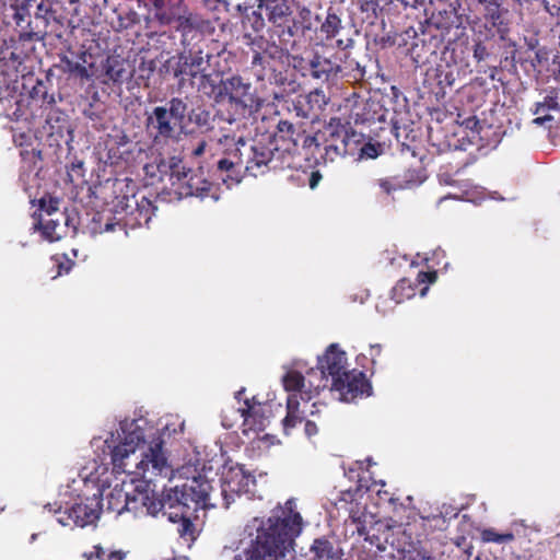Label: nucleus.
Here are the masks:
<instances>
[{
	"instance_id": "nucleus-1",
	"label": "nucleus",
	"mask_w": 560,
	"mask_h": 560,
	"mask_svg": "<svg viewBox=\"0 0 560 560\" xmlns=\"http://www.w3.org/2000/svg\"><path fill=\"white\" fill-rule=\"evenodd\" d=\"M200 453L191 444L184 450L183 464L177 465V524L179 539L189 549L199 536L206 510L219 504L218 489L200 468Z\"/></svg>"
},
{
	"instance_id": "nucleus-2",
	"label": "nucleus",
	"mask_w": 560,
	"mask_h": 560,
	"mask_svg": "<svg viewBox=\"0 0 560 560\" xmlns=\"http://www.w3.org/2000/svg\"><path fill=\"white\" fill-rule=\"evenodd\" d=\"M303 520L294 499L272 510L268 518L254 517L244 528L242 553L234 560H287L302 533Z\"/></svg>"
},
{
	"instance_id": "nucleus-3",
	"label": "nucleus",
	"mask_w": 560,
	"mask_h": 560,
	"mask_svg": "<svg viewBox=\"0 0 560 560\" xmlns=\"http://www.w3.org/2000/svg\"><path fill=\"white\" fill-rule=\"evenodd\" d=\"M224 147V158L219 160L218 168L226 172L223 183L231 188L242 182L243 174L257 177L267 173L273 162L278 148L273 143L246 140L243 137L224 135L220 139Z\"/></svg>"
},
{
	"instance_id": "nucleus-4",
	"label": "nucleus",
	"mask_w": 560,
	"mask_h": 560,
	"mask_svg": "<svg viewBox=\"0 0 560 560\" xmlns=\"http://www.w3.org/2000/svg\"><path fill=\"white\" fill-rule=\"evenodd\" d=\"M329 376L318 364L316 368L306 369L302 361L294 362L293 366L288 369L282 376L283 387L287 392L294 394L288 397L287 416L283 419L284 432L293 429L298 423L305 419L308 408L311 416L319 412L318 402L308 406V401L318 395L322 389L328 387Z\"/></svg>"
},
{
	"instance_id": "nucleus-5",
	"label": "nucleus",
	"mask_w": 560,
	"mask_h": 560,
	"mask_svg": "<svg viewBox=\"0 0 560 560\" xmlns=\"http://www.w3.org/2000/svg\"><path fill=\"white\" fill-rule=\"evenodd\" d=\"M115 487L106 495L107 510L117 515L124 512L145 511L155 516L165 506L172 510L175 506V488L164 489L160 497L150 488L151 481L145 478L128 477Z\"/></svg>"
},
{
	"instance_id": "nucleus-6",
	"label": "nucleus",
	"mask_w": 560,
	"mask_h": 560,
	"mask_svg": "<svg viewBox=\"0 0 560 560\" xmlns=\"http://www.w3.org/2000/svg\"><path fill=\"white\" fill-rule=\"evenodd\" d=\"M144 443V434L141 430L129 432L122 442L115 445L110 451V460L113 471L116 474H126L127 477L144 478V472L151 465L156 475H162L170 470L173 476L174 470L167 465V458L163 453V442L159 441L149 448L139 462L135 460V470L129 468L130 459L135 455L139 444ZM138 459V457L136 458Z\"/></svg>"
},
{
	"instance_id": "nucleus-7",
	"label": "nucleus",
	"mask_w": 560,
	"mask_h": 560,
	"mask_svg": "<svg viewBox=\"0 0 560 560\" xmlns=\"http://www.w3.org/2000/svg\"><path fill=\"white\" fill-rule=\"evenodd\" d=\"M219 482V504L224 509H229L235 498L242 493L254 497L256 492L255 477L240 464L225 465Z\"/></svg>"
},
{
	"instance_id": "nucleus-8",
	"label": "nucleus",
	"mask_w": 560,
	"mask_h": 560,
	"mask_svg": "<svg viewBox=\"0 0 560 560\" xmlns=\"http://www.w3.org/2000/svg\"><path fill=\"white\" fill-rule=\"evenodd\" d=\"M177 31L180 32L182 49L177 51V70L184 66L191 65L197 69L210 60L209 54L202 50V33L186 18L177 16Z\"/></svg>"
},
{
	"instance_id": "nucleus-9",
	"label": "nucleus",
	"mask_w": 560,
	"mask_h": 560,
	"mask_svg": "<svg viewBox=\"0 0 560 560\" xmlns=\"http://www.w3.org/2000/svg\"><path fill=\"white\" fill-rule=\"evenodd\" d=\"M252 85L238 75H233L222 81L220 93L229 97V124L237 122L241 118H245L252 114L254 103L250 92Z\"/></svg>"
},
{
	"instance_id": "nucleus-10",
	"label": "nucleus",
	"mask_w": 560,
	"mask_h": 560,
	"mask_svg": "<svg viewBox=\"0 0 560 560\" xmlns=\"http://www.w3.org/2000/svg\"><path fill=\"white\" fill-rule=\"evenodd\" d=\"M45 509L57 514V521L62 526L85 527L94 524L100 518L102 500L100 495L94 494L91 498H86L84 501L74 503L65 511H61V506L52 509L51 504L45 505Z\"/></svg>"
},
{
	"instance_id": "nucleus-11",
	"label": "nucleus",
	"mask_w": 560,
	"mask_h": 560,
	"mask_svg": "<svg viewBox=\"0 0 560 560\" xmlns=\"http://www.w3.org/2000/svg\"><path fill=\"white\" fill-rule=\"evenodd\" d=\"M372 387L362 372L351 370L331 382L330 392L338 393V399L353 402L371 395Z\"/></svg>"
},
{
	"instance_id": "nucleus-12",
	"label": "nucleus",
	"mask_w": 560,
	"mask_h": 560,
	"mask_svg": "<svg viewBox=\"0 0 560 560\" xmlns=\"http://www.w3.org/2000/svg\"><path fill=\"white\" fill-rule=\"evenodd\" d=\"M44 115L46 118L40 132L47 137L50 147H59L61 141L69 142L72 140L69 117L65 112L54 105L39 114V116Z\"/></svg>"
},
{
	"instance_id": "nucleus-13",
	"label": "nucleus",
	"mask_w": 560,
	"mask_h": 560,
	"mask_svg": "<svg viewBox=\"0 0 560 560\" xmlns=\"http://www.w3.org/2000/svg\"><path fill=\"white\" fill-rule=\"evenodd\" d=\"M244 392V389H241L235 394L238 406L237 410H232V413L235 416V420H242L244 434H248L249 431H261L267 422V418L262 413V406L254 399H243Z\"/></svg>"
},
{
	"instance_id": "nucleus-14",
	"label": "nucleus",
	"mask_w": 560,
	"mask_h": 560,
	"mask_svg": "<svg viewBox=\"0 0 560 560\" xmlns=\"http://www.w3.org/2000/svg\"><path fill=\"white\" fill-rule=\"evenodd\" d=\"M199 68L197 69L191 65L179 68L177 70V78L180 77L178 85L182 86L186 80H189L190 84L196 86L199 92L211 95L215 91V80L211 74L206 73L209 62L201 65Z\"/></svg>"
},
{
	"instance_id": "nucleus-15",
	"label": "nucleus",
	"mask_w": 560,
	"mask_h": 560,
	"mask_svg": "<svg viewBox=\"0 0 560 560\" xmlns=\"http://www.w3.org/2000/svg\"><path fill=\"white\" fill-rule=\"evenodd\" d=\"M208 117L209 114L200 107L188 109L186 104H182L177 100V127L180 132L194 133L198 128L207 125Z\"/></svg>"
},
{
	"instance_id": "nucleus-16",
	"label": "nucleus",
	"mask_w": 560,
	"mask_h": 560,
	"mask_svg": "<svg viewBox=\"0 0 560 560\" xmlns=\"http://www.w3.org/2000/svg\"><path fill=\"white\" fill-rule=\"evenodd\" d=\"M318 364L325 370L328 376L331 378V382L339 376L343 375V373L349 372L347 355L346 352L342 351L338 345H330L323 358L318 359Z\"/></svg>"
},
{
	"instance_id": "nucleus-17",
	"label": "nucleus",
	"mask_w": 560,
	"mask_h": 560,
	"mask_svg": "<svg viewBox=\"0 0 560 560\" xmlns=\"http://www.w3.org/2000/svg\"><path fill=\"white\" fill-rule=\"evenodd\" d=\"M210 184L199 174H192L188 177L186 172L180 176L179 164L177 163V199L196 196L205 198Z\"/></svg>"
},
{
	"instance_id": "nucleus-18",
	"label": "nucleus",
	"mask_w": 560,
	"mask_h": 560,
	"mask_svg": "<svg viewBox=\"0 0 560 560\" xmlns=\"http://www.w3.org/2000/svg\"><path fill=\"white\" fill-rule=\"evenodd\" d=\"M175 115V98L170 101V110L165 107L158 106L153 109L152 115L147 118L148 130H156L154 137L168 138L172 136L173 127L171 126V117Z\"/></svg>"
},
{
	"instance_id": "nucleus-19",
	"label": "nucleus",
	"mask_w": 560,
	"mask_h": 560,
	"mask_svg": "<svg viewBox=\"0 0 560 560\" xmlns=\"http://www.w3.org/2000/svg\"><path fill=\"white\" fill-rule=\"evenodd\" d=\"M460 3L458 0L450 2L446 8L440 10L432 16L438 28L450 31L451 28H464L465 14L459 12Z\"/></svg>"
},
{
	"instance_id": "nucleus-20",
	"label": "nucleus",
	"mask_w": 560,
	"mask_h": 560,
	"mask_svg": "<svg viewBox=\"0 0 560 560\" xmlns=\"http://www.w3.org/2000/svg\"><path fill=\"white\" fill-rule=\"evenodd\" d=\"M47 83L48 80H36L30 91L28 107L33 117L37 116L36 112L38 109H42L43 112L56 105L55 95L48 92Z\"/></svg>"
},
{
	"instance_id": "nucleus-21",
	"label": "nucleus",
	"mask_w": 560,
	"mask_h": 560,
	"mask_svg": "<svg viewBox=\"0 0 560 560\" xmlns=\"http://www.w3.org/2000/svg\"><path fill=\"white\" fill-rule=\"evenodd\" d=\"M535 114L539 115L533 122L539 126L551 120H560V96L556 90L550 91L542 102L538 103Z\"/></svg>"
},
{
	"instance_id": "nucleus-22",
	"label": "nucleus",
	"mask_w": 560,
	"mask_h": 560,
	"mask_svg": "<svg viewBox=\"0 0 560 560\" xmlns=\"http://www.w3.org/2000/svg\"><path fill=\"white\" fill-rule=\"evenodd\" d=\"M310 68L311 75L322 82H327L341 72V67L339 65L318 55L314 56L310 61Z\"/></svg>"
},
{
	"instance_id": "nucleus-23",
	"label": "nucleus",
	"mask_w": 560,
	"mask_h": 560,
	"mask_svg": "<svg viewBox=\"0 0 560 560\" xmlns=\"http://www.w3.org/2000/svg\"><path fill=\"white\" fill-rule=\"evenodd\" d=\"M419 184L420 182L415 180L411 175L382 177L375 182L380 190L387 196H393L394 192L399 190L413 188Z\"/></svg>"
},
{
	"instance_id": "nucleus-24",
	"label": "nucleus",
	"mask_w": 560,
	"mask_h": 560,
	"mask_svg": "<svg viewBox=\"0 0 560 560\" xmlns=\"http://www.w3.org/2000/svg\"><path fill=\"white\" fill-rule=\"evenodd\" d=\"M502 1L493 0L491 3L486 5L485 9V19L490 23V25L497 30L500 34V38L504 39L505 35L509 31L508 23H505L503 13L504 10L501 8Z\"/></svg>"
},
{
	"instance_id": "nucleus-25",
	"label": "nucleus",
	"mask_w": 560,
	"mask_h": 560,
	"mask_svg": "<svg viewBox=\"0 0 560 560\" xmlns=\"http://www.w3.org/2000/svg\"><path fill=\"white\" fill-rule=\"evenodd\" d=\"M158 210V206L153 205L152 201L145 197H142L140 201H136V209L130 213L132 217V225H149L152 215Z\"/></svg>"
},
{
	"instance_id": "nucleus-26",
	"label": "nucleus",
	"mask_w": 560,
	"mask_h": 560,
	"mask_svg": "<svg viewBox=\"0 0 560 560\" xmlns=\"http://www.w3.org/2000/svg\"><path fill=\"white\" fill-rule=\"evenodd\" d=\"M262 9H265L268 20L273 24H280L289 14V7L283 1L259 0L258 10Z\"/></svg>"
},
{
	"instance_id": "nucleus-27",
	"label": "nucleus",
	"mask_w": 560,
	"mask_h": 560,
	"mask_svg": "<svg viewBox=\"0 0 560 560\" xmlns=\"http://www.w3.org/2000/svg\"><path fill=\"white\" fill-rule=\"evenodd\" d=\"M346 127L347 126L343 125L339 118H331L322 131L324 142L338 144L340 141L341 144H345Z\"/></svg>"
},
{
	"instance_id": "nucleus-28",
	"label": "nucleus",
	"mask_w": 560,
	"mask_h": 560,
	"mask_svg": "<svg viewBox=\"0 0 560 560\" xmlns=\"http://www.w3.org/2000/svg\"><path fill=\"white\" fill-rule=\"evenodd\" d=\"M104 70L105 75L115 83H121L127 79L126 62L117 56L107 57Z\"/></svg>"
},
{
	"instance_id": "nucleus-29",
	"label": "nucleus",
	"mask_w": 560,
	"mask_h": 560,
	"mask_svg": "<svg viewBox=\"0 0 560 560\" xmlns=\"http://www.w3.org/2000/svg\"><path fill=\"white\" fill-rule=\"evenodd\" d=\"M33 218L35 220L33 224L34 231H40L45 240L55 242L61 238V234L57 231L59 228L58 220L49 219L43 221L40 214L37 215L36 212L33 214Z\"/></svg>"
},
{
	"instance_id": "nucleus-30",
	"label": "nucleus",
	"mask_w": 560,
	"mask_h": 560,
	"mask_svg": "<svg viewBox=\"0 0 560 560\" xmlns=\"http://www.w3.org/2000/svg\"><path fill=\"white\" fill-rule=\"evenodd\" d=\"M310 552L312 555L311 560H341L332 544L325 538L315 539Z\"/></svg>"
},
{
	"instance_id": "nucleus-31",
	"label": "nucleus",
	"mask_w": 560,
	"mask_h": 560,
	"mask_svg": "<svg viewBox=\"0 0 560 560\" xmlns=\"http://www.w3.org/2000/svg\"><path fill=\"white\" fill-rule=\"evenodd\" d=\"M364 136L361 132L353 130L350 127H346V142L345 149L347 150V155L354 156L360 154L361 145L364 142Z\"/></svg>"
},
{
	"instance_id": "nucleus-32",
	"label": "nucleus",
	"mask_w": 560,
	"mask_h": 560,
	"mask_svg": "<svg viewBox=\"0 0 560 560\" xmlns=\"http://www.w3.org/2000/svg\"><path fill=\"white\" fill-rule=\"evenodd\" d=\"M86 560H125L126 552L121 550L106 549L100 545L94 546V550L84 553Z\"/></svg>"
},
{
	"instance_id": "nucleus-33",
	"label": "nucleus",
	"mask_w": 560,
	"mask_h": 560,
	"mask_svg": "<svg viewBox=\"0 0 560 560\" xmlns=\"http://www.w3.org/2000/svg\"><path fill=\"white\" fill-rule=\"evenodd\" d=\"M358 7L361 13L362 23H366L369 25H373L375 20L377 19V13L380 10V5L375 0H359Z\"/></svg>"
},
{
	"instance_id": "nucleus-34",
	"label": "nucleus",
	"mask_w": 560,
	"mask_h": 560,
	"mask_svg": "<svg viewBox=\"0 0 560 560\" xmlns=\"http://www.w3.org/2000/svg\"><path fill=\"white\" fill-rule=\"evenodd\" d=\"M60 67L63 72H67L75 78L89 79L90 74L86 67L80 61H73L68 56L60 58Z\"/></svg>"
},
{
	"instance_id": "nucleus-35",
	"label": "nucleus",
	"mask_w": 560,
	"mask_h": 560,
	"mask_svg": "<svg viewBox=\"0 0 560 560\" xmlns=\"http://www.w3.org/2000/svg\"><path fill=\"white\" fill-rule=\"evenodd\" d=\"M415 288L412 287V283L408 279H401L397 282V284L392 289V300L399 304L406 299H410L415 295Z\"/></svg>"
},
{
	"instance_id": "nucleus-36",
	"label": "nucleus",
	"mask_w": 560,
	"mask_h": 560,
	"mask_svg": "<svg viewBox=\"0 0 560 560\" xmlns=\"http://www.w3.org/2000/svg\"><path fill=\"white\" fill-rule=\"evenodd\" d=\"M341 28L340 18L332 12H328L326 20L320 25V32L326 35V38L335 37Z\"/></svg>"
},
{
	"instance_id": "nucleus-37",
	"label": "nucleus",
	"mask_w": 560,
	"mask_h": 560,
	"mask_svg": "<svg viewBox=\"0 0 560 560\" xmlns=\"http://www.w3.org/2000/svg\"><path fill=\"white\" fill-rule=\"evenodd\" d=\"M305 102L310 109L320 110L326 106L328 98L323 90L315 89L305 96Z\"/></svg>"
},
{
	"instance_id": "nucleus-38",
	"label": "nucleus",
	"mask_w": 560,
	"mask_h": 560,
	"mask_svg": "<svg viewBox=\"0 0 560 560\" xmlns=\"http://www.w3.org/2000/svg\"><path fill=\"white\" fill-rule=\"evenodd\" d=\"M481 538L485 542L506 544L514 539V535L510 532L500 534L493 528H487L482 530Z\"/></svg>"
},
{
	"instance_id": "nucleus-39",
	"label": "nucleus",
	"mask_w": 560,
	"mask_h": 560,
	"mask_svg": "<svg viewBox=\"0 0 560 560\" xmlns=\"http://www.w3.org/2000/svg\"><path fill=\"white\" fill-rule=\"evenodd\" d=\"M277 129L281 139L291 142L293 147L298 144V137H300V135H296L295 137V127L293 124L288 120H280Z\"/></svg>"
},
{
	"instance_id": "nucleus-40",
	"label": "nucleus",
	"mask_w": 560,
	"mask_h": 560,
	"mask_svg": "<svg viewBox=\"0 0 560 560\" xmlns=\"http://www.w3.org/2000/svg\"><path fill=\"white\" fill-rule=\"evenodd\" d=\"M343 156H347V150L345 149V144H341L340 141L338 144L324 142V154L322 158L324 159L325 163L334 162L337 158Z\"/></svg>"
},
{
	"instance_id": "nucleus-41",
	"label": "nucleus",
	"mask_w": 560,
	"mask_h": 560,
	"mask_svg": "<svg viewBox=\"0 0 560 560\" xmlns=\"http://www.w3.org/2000/svg\"><path fill=\"white\" fill-rule=\"evenodd\" d=\"M20 155L22 161L26 166L31 168H35L37 163L43 160L40 150H36L32 148L31 150L24 149L21 150Z\"/></svg>"
},
{
	"instance_id": "nucleus-42",
	"label": "nucleus",
	"mask_w": 560,
	"mask_h": 560,
	"mask_svg": "<svg viewBox=\"0 0 560 560\" xmlns=\"http://www.w3.org/2000/svg\"><path fill=\"white\" fill-rule=\"evenodd\" d=\"M59 200L51 196H44L39 199V211L45 212L47 215H52L58 211Z\"/></svg>"
},
{
	"instance_id": "nucleus-43",
	"label": "nucleus",
	"mask_w": 560,
	"mask_h": 560,
	"mask_svg": "<svg viewBox=\"0 0 560 560\" xmlns=\"http://www.w3.org/2000/svg\"><path fill=\"white\" fill-rule=\"evenodd\" d=\"M380 154V144L366 142L364 140L363 145L360 149V159H375Z\"/></svg>"
},
{
	"instance_id": "nucleus-44",
	"label": "nucleus",
	"mask_w": 560,
	"mask_h": 560,
	"mask_svg": "<svg viewBox=\"0 0 560 560\" xmlns=\"http://www.w3.org/2000/svg\"><path fill=\"white\" fill-rule=\"evenodd\" d=\"M232 410H237V407H229L223 410L222 412V425L226 429H231L235 427L238 422H242V420H235V416H233Z\"/></svg>"
},
{
	"instance_id": "nucleus-45",
	"label": "nucleus",
	"mask_w": 560,
	"mask_h": 560,
	"mask_svg": "<svg viewBox=\"0 0 560 560\" xmlns=\"http://www.w3.org/2000/svg\"><path fill=\"white\" fill-rule=\"evenodd\" d=\"M68 176L73 182L75 178L84 177L83 162L77 161L72 162L70 166L67 167Z\"/></svg>"
},
{
	"instance_id": "nucleus-46",
	"label": "nucleus",
	"mask_w": 560,
	"mask_h": 560,
	"mask_svg": "<svg viewBox=\"0 0 560 560\" xmlns=\"http://www.w3.org/2000/svg\"><path fill=\"white\" fill-rule=\"evenodd\" d=\"M488 57H489V52H488L487 47L481 42H477L474 45V58L477 61H483Z\"/></svg>"
},
{
	"instance_id": "nucleus-47",
	"label": "nucleus",
	"mask_w": 560,
	"mask_h": 560,
	"mask_svg": "<svg viewBox=\"0 0 560 560\" xmlns=\"http://www.w3.org/2000/svg\"><path fill=\"white\" fill-rule=\"evenodd\" d=\"M248 20L252 21L253 28L255 31H260L265 26V20L262 18L261 11H253Z\"/></svg>"
},
{
	"instance_id": "nucleus-48",
	"label": "nucleus",
	"mask_w": 560,
	"mask_h": 560,
	"mask_svg": "<svg viewBox=\"0 0 560 560\" xmlns=\"http://www.w3.org/2000/svg\"><path fill=\"white\" fill-rule=\"evenodd\" d=\"M436 280V272H423L420 271L417 276V281L419 283H433Z\"/></svg>"
},
{
	"instance_id": "nucleus-49",
	"label": "nucleus",
	"mask_w": 560,
	"mask_h": 560,
	"mask_svg": "<svg viewBox=\"0 0 560 560\" xmlns=\"http://www.w3.org/2000/svg\"><path fill=\"white\" fill-rule=\"evenodd\" d=\"M304 431L307 438H311L317 433V425L314 421L306 420L304 424Z\"/></svg>"
},
{
	"instance_id": "nucleus-50",
	"label": "nucleus",
	"mask_w": 560,
	"mask_h": 560,
	"mask_svg": "<svg viewBox=\"0 0 560 560\" xmlns=\"http://www.w3.org/2000/svg\"><path fill=\"white\" fill-rule=\"evenodd\" d=\"M382 352V346L380 343L371 345L370 346V357L371 361L374 364L376 362V358L381 355Z\"/></svg>"
},
{
	"instance_id": "nucleus-51",
	"label": "nucleus",
	"mask_w": 560,
	"mask_h": 560,
	"mask_svg": "<svg viewBox=\"0 0 560 560\" xmlns=\"http://www.w3.org/2000/svg\"><path fill=\"white\" fill-rule=\"evenodd\" d=\"M20 38L23 40H39L43 35L37 32H23L20 34Z\"/></svg>"
},
{
	"instance_id": "nucleus-52",
	"label": "nucleus",
	"mask_w": 560,
	"mask_h": 560,
	"mask_svg": "<svg viewBox=\"0 0 560 560\" xmlns=\"http://www.w3.org/2000/svg\"><path fill=\"white\" fill-rule=\"evenodd\" d=\"M266 59L260 52H255L253 56L252 65L253 67H261L265 68Z\"/></svg>"
},
{
	"instance_id": "nucleus-53",
	"label": "nucleus",
	"mask_w": 560,
	"mask_h": 560,
	"mask_svg": "<svg viewBox=\"0 0 560 560\" xmlns=\"http://www.w3.org/2000/svg\"><path fill=\"white\" fill-rule=\"evenodd\" d=\"M463 125L474 132L475 129L478 127L479 121L476 119V117H469L463 121Z\"/></svg>"
},
{
	"instance_id": "nucleus-54",
	"label": "nucleus",
	"mask_w": 560,
	"mask_h": 560,
	"mask_svg": "<svg viewBox=\"0 0 560 560\" xmlns=\"http://www.w3.org/2000/svg\"><path fill=\"white\" fill-rule=\"evenodd\" d=\"M336 45L340 49H348V48L352 47L353 39L349 38V37L346 39L339 38V39H337Z\"/></svg>"
},
{
	"instance_id": "nucleus-55",
	"label": "nucleus",
	"mask_w": 560,
	"mask_h": 560,
	"mask_svg": "<svg viewBox=\"0 0 560 560\" xmlns=\"http://www.w3.org/2000/svg\"><path fill=\"white\" fill-rule=\"evenodd\" d=\"M545 9L550 15H557L560 23V7L556 4L550 5L548 2H545Z\"/></svg>"
},
{
	"instance_id": "nucleus-56",
	"label": "nucleus",
	"mask_w": 560,
	"mask_h": 560,
	"mask_svg": "<svg viewBox=\"0 0 560 560\" xmlns=\"http://www.w3.org/2000/svg\"><path fill=\"white\" fill-rule=\"evenodd\" d=\"M83 115H84L86 118L91 119V120H96V119L98 118V116H97V115L95 114V112L93 110V105H92V104H90V105H89V108H85V109L83 110Z\"/></svg>"
},
{
	"instance_id": "nucleus-57",
	"label": "nucleus",
	"mask_w": 560,
	"mask_h": 560,
	"mask_svg": "<svg viewBox=\"0 0 560 560\" xmlns=\"http://www.w3.org/2000/svg\"><path fill=\"white\" fill-rule=\"evenodd\" d=\"M322 178L320 174L318 172L312 173L311 180H310V187L315 188L318 184V180Z\"/></svg>"
},
{
	"instance_id": "nucleus-58",
	"label": "nucleus",
	"mask_w": 560,
	"mask_h": 560,
	"mask_svg": "<svg viewBox=\"0 0 560 560\" xmlns=\"http://www.w3.org/2000/svg\"><path fill=\"white\" fill-rule=\"evenodd\" d=\"M358 533L361 536H365V540L370 539V529L366 528L364 524H361L358 526Z\"/></svg>"
},
{
	"instance_id": "nucleus-59",
	"label": "nucleus",
	"mask_w": 560,
	"mask_h": 560,
	"mask_svg": "<svg viewBox=\"0 0 560 560\" xmlns=\"http://www.w3.org/2000/svg\"><path fill=\"white\" fill-rule=\"evenodd\" d=\"M116 225H117L116 223H109V222H106V223H105V228H104L103 230H101V232H110V231H114Z\"/></svg>"
},
{
	"instance_id": "nucleus-60",
	"label": "nucleus",
	"mask_w": 560,
	"mask_h": 560,
	"mask_svg": "<svg viewBox=\"0 0 560 560\" xmlns=\"http://www.w3.org/2000/svg\"><path fill=\"white\" fill-rule=\"evenodd\" d=\"M409 560H432L431 557L418 553L416 557L409 558Z\"/></svg>"
},
{
	"instance_id": "nucleus-61",
	"label": "nucleus",
	"mask_w": 560,
	"mask_h": 560,
	"mask_svg": "<svg viewBox=\"0 0 560 560\" xmlns=\"http://www.w3.org/2000/svg\"><path fill=\"white\" fill-rule=\"evenodd\" d=\"M163 515H167V520L171 522V523H175V514L170 511V512H163Z\"/></svg>"
},
{
	"instance_id": "nucleus-62",
	"label": "nucleus",
	"mask_w": 560,
	"mask_h": 560,
	"mask_svg": "<svg viewBox=\"0 0 560 560\" xmlns=\"http://www.w3.org/2000/svg\"><path fill=\"white\" fill-rule=\"evenodd\" d=\"M203 149H205V143H200L195 150H194V153L196 155H199L203 152Z\"/></svg>"
},
{
	"instance_id": "nucleus-63",
	"label": "nucleus",
	"mask_w": 560,
	"mask_h": 560,
	"mask_svg": "<svg viewBox=\"0 0 560 560\" xmlns=\"http://www.w3.org/2000/svg\"><path fill=\"white\" fill-rule=\"evenodd\" d=\"M174 170H175V159H174V158H171V159H170V171H171V176H173V174H174Z\"/></svg>"
},
{
	"instance_id": "nucleus-64",
	"label": "nucleus",
	"mask_w": 560,
	"mask_h": 560,
	"mask_svg": "<svg viewBox=\"0 0 560 560\" xmlns=\"http://www.w3.org/2000/svg\"><path fill=\"white\" fill-rule=\"evenodd\" d=\"M476 1H477L478 3H480V4H482V5H483V8H485L486 5H488L489 3H491V0H476Z\"/></svg>"
}]
</instances>
